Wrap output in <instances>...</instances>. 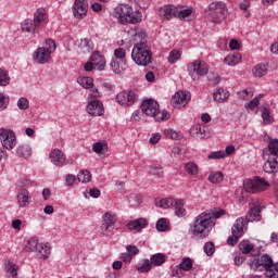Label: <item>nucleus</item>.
I'll return each mask as SVG.
<instances>
[{
  "instance_id": "nucleus-13",
  "label": "nucleus",
  "mask_w": 278,
  "mask_h": 278,
  "mask_svg": "<svg viewBox=\"0 0 278 278\" xmlns=\"http://www.w3.org/2000/svg\"><path fill=\"white\" fill-rule=\"evenodd\" d=\"M73 16L78 21L86 18L88 14V1L86 0H75L72 7Z\"/></svg>"
},
{
  "instance_id": "nucleus-47",
  "label": "nucleus",
  "mask_w": 278,
  "mask_h": 278,
  "mask_svg": "<svg viewBox=\"0 0 278 278\" xmlns=\"http://www.w3.org/2000/svg\"><path fill=\"white\" fill-rule=\"evenodd\" d=\"M179 60H181V51L172 50L168 55V63L175 64L176 62H179Z\"/></svg>"
},
{
  "instance_id": "nucleus-37",
  "label": "nucleus",
  "mask_w": 278,
  "mask_h": 278,
  "mask_svg": "<svg viewBox=\"0 0 278 278\" xmlns=\"http://www.w3.org/2000/svg\"><path fill=\"white\" fill-rule=\"evenodd\" d=\"M136 268L139 273H149L151 270V261L143 258L138 262Z\"/></svg>"
},
{
  "instance_id": "nucleus-32",
  "label": "nucleus",
  "mask_w": 278,
  "mask_h": 278,
  "mask_svg": "<svg viewBox=\"0 0 278 278\" xmlns=\"http://www.w3.org/2000/svg\"><path fill=\"white\" fill-rule=\"evenodd\" d=\"M45 21H47V10H45L43 8L38 9L35 12V16H34V25L38 27H40V24L45 23Z\"/></svg>"
},
{
  "instance_id": "nucleus-39",
  "label": "nucleus",
  "mask_w": 278,
  "mask_h": 278,
  "mask_svg": "<svg viewBox=\"0 0 278 278\" xmlns=\"http://www.w3.org/2000/svg\"><path fill=\"white\" fill-rule=\"evenodd\" d=\"M192 266H194V263L192 262V258L190 257H185L178 265V268L180 270H185L186 273L192 270Z\"/></svg>"
},
{
  "instance_id": "nucleus-59",
  "label": "nucleus",
  "mask_w": 278,
  "mask_h": 278,
  "mask_svg": "<svg viewBox=\"0 0 278 278\" xmlns=\"http://www.w3.org/2000/svg\"><path fill=\"white\" fill-rule=\"evenodd\" d=\"M208 81L214 84V86H217V84H220V76H218V74L210 73Z\"/></svg>"
},
{
  "instance_id": "nucleus-44",
  "label": "nucleus",
  "mask_w": 278,
  "mask_h": 278,
  "mask_svg": "<svg viewBox=\"0 0 278 278\" xmlns=\"http://www.w3.org/2000/svg\"><path fill=\"white\" fill-rule=\"evenodd\" d=\"M192 14V8L179 10V8L176 7V18H179L180 21H184L188 18Z\"/></svg>"
},
{
  "instance_id": "nucleus-12",
  "label": "nucleus",
  "mask_w": 278,
  "mask_h": 278,
  "mask_svg": "<svg viewBox=\"0 0 278 278\" xmlns=\"http://www.w3.org/2000/svg\"><path fill=\"white\" fill-rule=\"evenodd\" d=\"M138 101V96L134 91H123L116 96V102L124 108H131Z\"/></svg>"
},
{
  "instance_id": "nucleus-60",
  "label": "nucleus",
  "mask_w": 278,
  "mask_h": 278,
  "mask_svg": "<svg viewBox=\"0 0 278 278\" xmlns=\"http://www.w3.org/2000/svg\"><path fill=\"white\" fill-rule=\"evenodd\" d=\"M142 201L140 200L139 195L136 194H131L129 197V203L130 205H132L134 207H136V205H138L139 203H141Z\"/></svg>"
},
{
  "instance_id": "nucleus-41",
  "label": "nucleus",
  "mask_w": 278,
  "mask_h": 278,
  "mask_svg": "<svg viewBox=\"0 0 278 278\" xmlns=\"http://www.w3.org/2000/svg\"><path fill=\"white\" fill-rule=\"evenodd\" d=\"M164 262H166V258L162 253L154 254L150 258L151 266H162Z\"/></svg>"
},
{
  "instance_id": "nucleus-35",
  "label": "nucleus",
  "mask_w": 278,
  "mask_h": 278,
  "mask_svg": "<svg viewBox=\"0 0 278 278\" xmlns=\"http://www.w3.org/2000/svg\"><path fill=\"white\" fill-rule=\"evenodd\" d=\"M175 199L173 198L155 199L156 207H162L163 210H168V207H173Z\"/></svg>"
},
{
  "instance_id": "nucleus-54",
  "label": "nucleus",
  "mask_w": 278,
  "mask_h": 278,
  "mask_svg": "<svg viewBox=\"0 0 278 278\" xmlns=\"http://www.w3.org/2000/svg\"><path fill=\"white\" fill-rule=\"evenodd\" d=\"M157 231H166L168 229V224L166 223V218H160L156 222Z\"/></svg>"
},
{
  "instance_id": "nucleus-31",
  "label": "nucleus",
  "mask_w": 278,
  "mask_h": 278,
  "mask_svg": "<svg viewBox=\"0 0 278 278\" xmlns=\"http://www.w3.org/2000/svg\"><path fill=\"white\" fill-rule=\"evenodd\" d=\"M241 60H242V55H240V53L238 52H235V53L228 54L224 59V64H227V66H237V64H240Z\"/></svg>"
},
{
  "instance_id": "nucleus-26",
  "label": "nucleus",
  "mask_w": 278,
  "mask_h": 278,
  "mask_svg": "<svg viewBox=\"0 0 278 278\" xmlns=\"http://www.w3.org/2000/svg\"><path fill=\"white\" fill-rule=\"evenodd\" d=\"M76 49H80L81 51H87V53H90L92 49L94 48V43L92 40L88 38L78 39L75 41Z\"/></svg>"
},
{
  "instance_id": "nucleus-49",
  "label": "nucleus",
  "mask_w": 278,
  "mask_h": 278,
  "mask_svg": "<svg viewBox=\"0 0 278 278\" xmlns=\"http://www.w3.org/2000/svg\"><path fill=\"white\" fill-rule=\"evenodd\" d=\"M264 99V94L260 93L258 96H256L252 101H250L248 103V108L250 110H255V108H257L260 105V100Z\"/></svg>"
},
{
  "instance_id": "nucleus-56",
  "label": "nucleus",
  "mask_w": 278,
  "mask_h": 278,
  "mask_svg": "<svg viewBox=\"0 0 278 278\" xmlns=\"http://www.w3.org/2000/svg\"><path fill=\"white\" fill-rule=\"evenodd\" d=\"M262 118H263L265 125H270V123H273V117L270 116V111H268L267 109H264V111L262 113Z\"/></svg>"
},
{
  "instance_id": "nucleus-2",
  "label": "nucleus",
  "mask_w": 278,
  "mask_h": 278,
  "mask_svg": "<svg viewBox=\"0 0 278 278\" xmlns=\"http://www.w3.org/2000/svg\"><path fill=\"white\" fill-rule=\"evenodd\" d=\"M132 37L137 41L131 51V60L138 66H149L151 60H153V54L151 53V48L144 41L147 38V30L142 28H135L132 31ZM140 40V42H138Z\"/></svg>"
},
{
  "instance_id": "nucleus-55",
  "label": "nucleus",
  "mask_w": 278,
  "mask_h": 278,
  "mask_svg": "<svg viewBox=\"0 0 278 278\" xmlns=\"http://www.w3.org/2000/svg\"><path fill=\"white\" fill-rule=\"evenodd\" d=\"M17 108L18 110H27V108H29V100L25 97L20 98L17 100Z\"/></svg>"
},
{
  "instance_id": "nucleus-15",
  "label": "nucleus",
  "mask_w": 278,
  "mask_h": 278,
  "mask_svg": "<svg viewBox=\"0 0 278 278\" xmlns=\"http://www.w3.org/2000/svg\"><path fill=\"white\" fill-rule=\"evenodd\" d=\"M245 220L248 223H255V220H262V205H260L258 202L252 203V205L250 206V211L247 214Z\"/></svg>"
},
{
  "instance_id": "nucleus-29",
  "label": "nucleus",
  "mask_w": 278,
  "mask_h": 278,
  "mask_svg": "<svg viewBox=\"0 0 278 278\" xmlns=\"http://www.w3.org/2000/svg\"><path fill=\"white\" fill-rule=\"evenodd\" d=\"M127 229H129L130 231H134V229L136 231H140V229H144L147 227V219L144 218H138V219H135L132 222H129L127 225H126Z\"/></svg>"
},
{
  "instance_id": "nucleus-14",
  "label": "nucleus",
  "mask_w": 278,
  "mask_h": 278,
  "mask_svg": "<svg viewBox=\"0 0 278 278\" xmlns=\"http://www.w3.org/2000/svg\"><path fill=\"white\" fill-rule=\"evenodd\" d=\"M192 94L189 91H177L172 98L174 108H186L190 102Z\"/></svg>"
},
{
  "instance_id": "nucleus-33",
  "label": "nucleus",
  "mask_w": 278,
  "mask_h": 278,
  "mask_svg": "<svg viewBox=\"0 0 278 278\" xmlns=\"http://www.w3.org/2000/svg\"><path fill=\"white\" fill-rule=\"evenodd\" d=\"M254 77H264L268 75V65L260 63L252 68Z\"/></svg>"
},
{
  "instance_id": "nucleus-16",
  "label": "nucleus",
  "mask_w": 278,
  "mask_h": 278,
  "mask_svg": "<svg viewBox=\"0 0 278 278\" xmlns=\"http://www.w3.org/2000/svg\"><path fill=\"white\" fill-rule=\"evenodd\" d=\"M157 14L161 18L170 21V18H176L177 16V7L173 4H165L157 10Z\"/></svg>"
},
{
  "instance_id": "nucleus-5",
  "label": "nucleus",
  "mask_w": 278,
  "mask_h": 278,
  "mask_svg": "<svg viewBox=\"0 0 278 278\" xmlns=\"http://www.w3.org/2000/svg\"><path fill=\"white\" fill-rule=\"evenodd\" d=\"M141 112H143L146 116H151L157 123H162V121H168V118H170L168 111H160V103L153 99H148L142 102Z\"/></svg>"
},
{
  "instance_id": "nucleus-17",
  "label": "nucleus",
  "mask_w": 278,
  "mask_h": 278,
  "mask_svg": "<svg viewBox=\"0 0 278 278\" xmlns=\"http://www.w3.org/2000/svg\"><path fill=\"white\" fill-rule=\"evenodd\" d=\"M264 165L263 169L269 175H277L278 173V162L276 157L263 155Z\"/></svg>"
},
{
  "instance_id": "nucleus-25",
  "label": "nucleus",
  "mask_w": 278,
  "mask_h": 278,
  "mask_svg": "<svg viewBox=\"0 0 278 278\" xmlns=\"http://www.w3.org/2000/svg\"><path fill=\"white\" fill-rule=\"evenodd\" d=\"M37 255L41 260H49V256L51 255V243L49 242H41L39 245H37L36 252Z\"/></svg>"
},
{
  "instance_id": "nucleus-23",
  "label": "nucleus",
  "mask_w": 278,
  "mask_h": 278,
  "mask_svg": "<svg viewBox=\"0 0 278 278\" xmlns=\"http://www.w3.org/2000/svg\"><path fill=\"white\" fill-rule=\"evenodd\" d=\"M96 71H105V56L101 55L99 52H93L90 56Z\"/></svg>"
},
{
  "instance_id": "nucleus-6",
  "label": "nucleus",
  "mask_w": 278,
  "mask_h": 278,
  "mask_svg": "<svg viewBox=\"0 0 278 278\" xmlns=\"http://www.w3.org/2000/svg\"><path fill=\"white\" fill-rule=\"evenodd\" d=\"M55 49H58L55 41L53 39H46L45 46L38 48L33 53L34 62H37V64H47L51 60V54L55 53Z\"/></svg>"
},
{
  "instance_id": "nucleus-50",
  "label": "nucleus",
  "mask_w": 278,
  "mask_h": 278,
  "mask_svg": "<svg viewBox=\"0 0 278 278\" xmlns=\"http://www.w3.org/2000/svg\"><path fill=\"white\" fill-rule=\"evenodd\" d=\"M192 136H197V138L203 139V134H205V129L201 127V125H195L191 128Z\"/></svg>"
},
{
  "instance_id": "nucleus-38",
  "label": "nucleus",
  "mask_w": 278,
  "mask_h": 278,
  "mask_svg": "<svg viewBox=\"0 0 278 278\" xmlns=\"http://www.w3.org/2000/svg\"><path fill=\"white\" fill-rule=\"evenodd\" d=\"M22 29H23V31H28L30 34H36V31H38L37 26L34 25V21H31V20H25L22 23Z\"/></svg>"
},
{
  "instance_id": "nucleus-19",
  "label": "nucleus",
  "mask_w": 278,
  "mask_h": 278,
  "mask_svg": "<svg viewBox=\"0 0 278 278\" xmlns=\"http://www.w3.org/2000/svg\"><path fill=\"white\" fill-rule=\"evenodd\" d=\"M247 225L249 222L244 217H239L232 225L231 231L235 236H244L247 233Z\"/></svg>"
},
{
  "instance_id": "nucleus-36",
  "label": "nucleus",
  "mask_w": 278,
  "mask_h": 278,
  "mask_svg": "<svg viewBox=\"0 0 278 278\" xmlns=\"http://www.w3.org/2000/svg\"><path fill=\"white\" fill-rule=\"evenodd\" d=\"M77 83L79 84V86H81L86 90H90V88H92V86H94V79H92V77H90V76L79 77L77 79Z\"/></svg>"
},
{
  "instance_id": "nucleus-18",
  "label": "nucleus",
  "mask_w": 278,
  "mask_h": 278,
  "mask_svg": "<svg viewBox=\"0 0 278 278\" xmlns=\"http://www.w3.org/2000/svg\"><path fill=\"white\" fill-rule=\"evenodd\" d=\"M87 112L91 116H103V102L99 100H91L87 104Z\"/></svg>"
},
{
  "instance_id": "nucleus-28",
  "label": "nucleus",
  "mask_w": 278,
  "mask_h": 278,
  "mask_svg": "<svg viewBox=\"0 0 278 278\" xmlns=\"http://www.w3.org/2000/svg\"><path fill=\"white\" fill-rule=\"evenodd\" d=\"M39 244L40 242H38V237H30L26 240L24 251L26 253H34L37 251Z\"/></svg>"
},
{
  "instance_id": "nucleus-24",
  "label": "nucleus",
  "mask_w": 278,
  "mask_h": 278,
  "mask_svg": "<svg viewBox=\"0 0 278 278\" xmlns=\"http://www.w3.org/2000/svg\"><path fill=\"white\" fill-rule=\"evenodd\" d=\"M115 225H116V215L112 213H105L104 223L102 224L103 231H106V232L114 231Z\"/></svg>"
},
{
  "instance_id": "nucleus-11",
  "label": "nucleus",
  "mask_w": 278,
  "mask_h": 278,
  "mask_svg": "<svg viewBox=\"0 0 278 278\" xmlns=\"http://www.w3.org/2000/svg\"><path fill=\"white\" fill-rule=\"evenodd\" d=\"M0 141L4 149L12 151L16 147V134L12 129H0Z\"/></svg>"
},
{
  "instance_id": "nucleus-10",
  "label": "nucleus",
  "mask_w": 278,
  "mask_h": 278,
  "mask_svg": "<svg viewBox=\"0 0 278 278\" xmlns=\"http://www.w3.org/2000/svg\"><path fill=\"white\" fill-rule=\"evenodd\" d=\"M207 71V63L203 61H195L194 63L188 65V73L193 81L199 80V77H205Z\"/></svg>"
},
{
  "instance_id": "nucleus-1",
  "label": "nucleus",
  "mask_w": 278,
  "mask_h": 278,
  "mask_svg": "<svg viewBox=\"0 0 278 278\" xmlns=\"http://www.w3.org/2000/svg\"><path fill=\"white\" fill-rule=\"evenodd\" d=\"M225 216V210H207L194 217L191 225V233L195 238H207L212 231V227L216 225L214 220H218Z\"/></svg>"
},
{
  "instance_id": "nucleus-43",
  "label": "nucleus",
  "mask_w": 278,
  "mask_h": 278,
  "mask_svg": "<svg viewBox=\"0 0 278 278\" xmlns=\"http://www.w3.org/2000/svg\"><path fill=\"white\" fill-rule=\"evenodd\" d=\"M163 134L166 138H170V140H181L184 138L181 132H177L170 128L164 129Z\"/></svg>"
},
{
  "instance_id": "nucleus-57",
  "label": "nucleus",
  "mask_w": 278,
  "mask_h": 278,
  "mask_svg": "<svg viewBox=\"0 0 278 278\" xmlns=\"http://www.w3.org/2000/svg\"><path fill=\"white\" fill-rule=\"evenodd\" d=\"M214 251H215V248H214V243L212 242H206L204 244V253L210 257L212 255H214Z\"/></svg>"
},
{
  "instance_id": "nucleus-64",
  "label": "nucleus",
  "mask_w": 278,
  "mask_h": 278,
  "mask_svg": "<svg viewBox=\"0 0 278 278\" xmlns=\"http://www.w3.org/2000/svg\"><path fill=\"white\" fill-rule=\"evenodd\" d=\"M151 175H162V166H153L150 169Z\"/></svg>"
},
{
  "instance_id": "nucleus-7",
  "label": "nucleus",
  "mask_w": 278,
  "mask_h": 278,
  "mask_svg": "<svg viewBox=\"0 0 278 278\" xmlns=\"http://www.w3.org/2000/svg\"><path fill=\"white\" fill-rule=\"evenodd\" d=\"M224 18H227L225 2H212L208 5V21L212 23H223Z\"/></svg>"
},
{
  "instance_id": "nucleus-3",
  "label": "nucleus",
  "mask_w": 278,
  "mask_h": 278,
  "mask_svg": "<svg viewBox=\"0 0 278 278\" xmlns=\"http://www.w3.org/2000/svg\"><path fill=\"white\" fill-rule=\"evenodd\" d=\"M114 18H117L122 25L127 23L136 24L142 21V13L140 11H134L129 4H118L113 11Z\"/></svg>"
},
{
  "instance_id": "nucleus-45",
  "label": "nucleus",
  "mask_w": 278,
  "mask_h": 278,
  "mask_svg": "<svg viewBox=\"0 0 278 278\" xmlns=\"http://www.w3.org/2000/svg\"><path fill=\"white\" fill-rule=\"evenodd\" d=\"M185 170L188 175H199V166L195 163L189 162L185 165Z\"/></svg>"
},
{
  "instance_id": "nucleus-30",
  "label": "nucleus",
  "mask_w": 278,
  "mask_h": 278,
  "mask_svg": "<svg viewBox=\"0 0 278 278\" xmlns=\"http://www.w3.org/2000/svg\"><path fill=\"white\" fill-rule=\"evenodd\" d=\"M184 205H186V202L184 201V199H179V200H175V203L172 206V207H174L175 214L178 218H184V216H186V214H187Z\"/></svg>"
},
{
  "instance_id": "nucleus-48",
  "label": "nucleus",
  "mask_w": 278,
  "mask_h": 278,
  "mask_svg": "<svg viewBox=\"0 0 278 278\" xmlns=\"http://www.w3.org/2000/svg\"><path fill=\"white\" fill-rule=\"evenodd\" d=\"M8 105H10V97L4 93H0V112L8 110Z\"/></svg>"
},
{
  "instance_id": "nucleus-63",
  "label": "nucleus",
  "mask_w": 278,
  "mask_h": 278,
  "mask_svg": "<svg viewBox=\"0 0 278 278\" xmlns=\"http://www.w3.org/2000/svg\"><path fill=\"white\" fill-rule=\"evenodd\" d=\"M84 68L87 73H92V71H94V65L92 61L90 60L87 63H85Z\"/></svg>"
},
{
  "instance_id": "nucleus-8",
  "label": "nucleus",
  "mask_w": 278,
  "mask_h": 278,
  "mask_svg": "<svg viewBox=\"0 0 278 278\" xmlns=\"http://www.w3.org/2000/svg\"><path fill=\"white\" fill-rule=\"evenodd\" d=\"M126 55L127 52L124 48H117L114 50V56L111 60L110 66L111 71L116 75H121L123 71H125V66H127V62L125 61Z\"/></svg>"
},
{
  "instance_id": "nucleus-21",
  "label": "nucleus",
  "mask_w": 278,
  "mask_h": 278,
  "mask_svg": "<svg viewBox=\"0 0 278 278\" xmlns=\"http://www.w3.org/2000/svg\"><path fill=\"white\" fill-rule=\"evenodd\" d=\"M50 160L54 166L62 167L66 164V155L60 149H54L50 152Z\"/></svg>"
},
{
  "instance_id": "nucleus-4",
  "label": "nucleus",
  "mask_w": 278,
  "mask_h": 278,
  "mask_svg": "<svg viewBox=\"0 0 278 278\" xmlns=\"http://www.w3.org/2000/svg\"><path fill=\"white\" fill-rule=\"evenodd\" d=\"M248 266L252 270H265L266 277H275V271L278 270V263L273 262V257L268 254H263L261 256H255L252 261L248 262Z\"/></svg>"
},
{
  "instance_id": "nucleus-22",
  "label": "nucleus",
  "mask_w": 278,
  "mask_h": 278,
  "mask_svg": "<svg viewBox=\"0 0 278 278\" xmlns=\"http://www.w3.org/2000/svg\"><path fill=\"white\" fill-rule=\"evenodd\" d=\"M263 155L266 157L278 159V139L274 138L268 141L267 147L263 150Z\"/></svg>"
},
{
  "instance_id": "nucleus-27",
  "label": "nucleus",
  "mask_w": 278,
  "mask_h": 278,
  "mask_svg": "<svg viewBox=\"0 0 278 278\" xmlns=\"http://www.w3.org/2000/svg\"><path fill=\"white\" fill-rule=\"evenodd\" d=\"M31 153H34V150L28 143L20 144L16 148V154L18 155V157H23L24 160L31 157Z\"/></svg>"
},
{
  "instance_id": "nucleus-61",
  "label": "nucleus",
  "mask_w": 278,
  "mask_h": 278,
  "mask_svg": "<svg viewBox=\"0 0 278 278\" xmlns=\"http://www.w3.org/2000/svg\"><path fill=\"white\" fill-rule=\"evenodd\" d=\"M127 253L134 257V255H138L140 253V250H138V247L136 245H128L126 248Z\"/></svg>"
},
{
  "instance_id": "nucleus-62",
  "label": "nucleus",
  "mask_w": 278,
  "mask_h": 278,
  "mask_svg": "<svg viewBox=\"0 0 278 278\" xmlns=\"http://www.w3.org/2000/svg\"><path fill=\"white\" fill-rule=\"evenodd\" d=\"M76 177L73 174H68L65 177V186H73V184H75Z\"/></svg>"
},
{
  "instance_id": "nucleus-53",
  "label": "nucleus",
  "mask_w": 278,
  "mask_h": 278,
  "mask_svg": "<svg viewBox=\"0 0 278 278\" xmlns=\"http://www.w3.org/2000/svg\"><path fill=\"white\" fill-rule=\"evenodd\" d=\"M208 160H225V151L219 150L208 154Z\"/></svg>"
},
{
  "instance_id": "nucleus-46",
  "label": "nucleus",
  "mask_w": 278,
  "mask_h": 278,
  "mask_svg": "<svg viewBox=\"0 0 278 278\" xmlns=\"http://www.w3.org/2000/svg\"><path fill=\"white\" fill-rule=\"evenodd\" d=\"M77 179L78 181H80V184H88V181L92 179V175L89 170H81L80 173H78Z\"/></svg>"
},
{
  "instance_id": "nucleus-9",
  "label": "nucleus",
  "mask_w": 278,
  "mask_h": 278,
  "mask_svg": "<svg viewBox=\"0 0 278 278\" xmlns=\"http://www.w3.org/2000/svg\"><path fill=\"white\" fill-rule=\"evenodd\" d=\"M243 187L245 188L247 192H264V190H268L270 188V184L260 176H256L252 179H245L243 181Z\"/></svg>"
},
{
  "instance_id": "nucleus-34",
  "label": "nucleus",
  "mask_w": 278,
  "mask_h": 278,
  "mask_svg": "<svg viewBox=\"0 0 278 278\" xmlns=\"http://www.w3.org/2000/svg\"><path fill=\"white\" fill-rule=\"evenodd\" d=\"M214 101H216L217 103H223V101H227V99H229V91L223 89V88H218L214 93Z\"/></svg>"
},
{
  "instance_id": "nucleus-51",
  "label": "nucleus",
  "mask_w": 278,
  "mask_h": 278,
  "mask_svg": "<svg viewBox=\"0 0 278 278\" xmlns=\"http://www.w3.org/2000/svg\"><path fill=\"white\" fill-rule=\"evenodd\" d=\"M10 84V76L8 72L0 68V86H8Z\"/></svg>"
},
{
  "instance_id": "nucleus-52",
  "label": "nucleus",
  "mask_w": 278,
  "mask_h": 278,
  "mask_svg": "<svg viewBox=\"0 0 278 278\" xmlns=\"http://www.w3.org/2000/svg\"><path fill=\"white\" fill-rule=\"evenodd\" d=\"M105 149H108V144L105 143L96 142L92 146V150L94 153H105Z\"/></svg>"
},
{
  "instance_id": "nucleus-58",
  "label": "nucleus",
  "mask_w": 278,
  "mask_h": 278,
  "mask_svg": "<svg viewBox=\"0 0 278 278\" xmlns=\"http://www.w3.org/2000/svg\"><path fill=\"white\" fill-rule=\"evenodd\" d=\"M240 238H242L240 235L232 233V236L228 237L227 242L230 247H235L236 244H238Z\"/></svg>"
},
{
  "instance_id": "nucleus-42",
  "label": "nucleus",
  "mask_w": 278,
  "mask_h": 278,
  "mask_svg": "<svg viewBox=\"0 0 278 278\" xmlns=\"http://www.w3.org/2000/svg\"><path fill=\"white\" fill-rule=\"evenodd\" d=\"M239 249H240L241 253H243V255H249V253H251V251H253V243H251V241H249V240H243L239 244Z\"/></svg>"
},
{
  "instance_id": "nucleus-20",
  "label": "nucleus",
  "mask_w": 278,
  "mask_h": 278,
  "mask_svg": "<svg viewBox=\"0 0 278 278\" xmlns=\"http://www.w3.org/2000/svg\"><path fill=\"white\" fill-rule=\"evenodd\" d=\"M16 199L18 207H27L31 203V193L26 188L21 189L17 191Z\"/></svg>"
},
{
  "instance_id": "nucleus-40",
  "label": "nucleus",
  "mask_w": 278,
  "mask_h": 278,
  "mask_svg": "<svg viewBox=\"0 0 278 278\" xmlns=\"http://www.w3.org/2000/svg\"><path fill=\"white\" fill-rule=\"evenodd\" d=\"M223 179H225L223 172H211L208 175L211 184H223Z\"/></svg>"
}]
</instances>
